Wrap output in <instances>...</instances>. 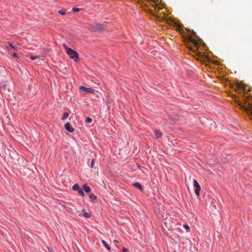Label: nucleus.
Wrapping results in <instances>:
<instances>
[{"mask_svg": "<svg viewBox=\"0 0 252 252\" xmlns=\"http://www.w3.org/2000/svg\"><path fill=\"white\" fill-rule=\"evenodd\" d=\"M68 116H69V114L68 113H67V112L64 113L63 114V116L62 118V120H65L68 118Z\"/></svg>", "mask_w": 252, "mask_h": 252, "instance_id": "f8f14e48", "label": "nucleus"}, {"mask_svg": "<svg viewBox=\"0 0 252 252\" xmlns=\"http://www.w3.org/2000/svg\"><path fill=\"white\" fill-rule=\"evenodd\" d=\"M80 90L86 93H94V90L91 88H87L86 87L81 86L79 88Z\"/></svg>", "mask_w": 252, "mask_h": 252, "instance_id": "39448f33", "label": "nucleus"}, {"mask_svg": "<svg viewBox=\"0 0 252 252\" xmlns=\"http://www.w3.org/2000/svg\"><path fill=\"white\" fill-rule=\"evenodd\" d=\"M41 56H42V57H44V56H45V55H42Z\"/></svg>", "mask_w": 252, "mask_h": 252, "instance_id": "bb28decb", "label": "nucleus"}, {"mask_svg": "<svg viewBox=\"0 0 252 252\" xmlns=\"http://www.w3.org/2000/svg\"><path fill=\"white\" fill-rule=\"evenodd\" d=\"M80 189L78 184H75L72 187V189L74 191H78Z\"/></svg>", "mask_w": 252, "mask_h": 252, "instance_id": "9b49d317", "label": "nucleus"}, {"mask_svg": "<svg viewBox=\"0 0 252 252\" xmlns=\"http://www.w3.org/2000/svg\"><path fill=\"white\" fill-rule=\"evenodd\" d=\"M83 190L86 193H89L91 191L90 187H89L86 184H84L83 186Z\"/></svg>", "mask_w": 252, "mask_h": 252, "instance_id": "6e6552de", "label": "nucleus"}, {"mask_svg": "<svg viewBox=\"0 0 252 252\" xmlns=\"http://www.w3.org/2000/svg\"><path fill=\"white\" fill-rule=\"evenodd\" d=\"M77 191L81 196L83 197L85 196L84 191L81 188H80Z\"/></svg>", "mask_w": 252, "mask_h": 252, "instance_id": "ddd939ff", "label": "nucleus"}, {"mask_svg": "<svg viewBox=\"0 0 252 252\" xmlns=\"http://www.w3.org/2000/svg\"><path fill=\"white\" fill-rule=\"evenodd\" d=\"M58 12L62 15H64L65 14V13H66V10H64V9H61V10H60Z\"/></svg>", "mask_w": 252, "mask_h": 252, "instance_id": "dca6fc26", "label": "nucleus"}, {"mask_svg": "<svg viewBox=\"0 0 252 252\" xmlns=\"http://www.w3.org/2000/svg\"><path fill=\"white\" fill-rule=\"evenodd\" d=\"M5 48H6V49L7 50L9 51V46H6L5 47Z\"/></svg>", "mask_w": 252, "mask_h": 252, "instance_id": "a878e982", "label": "nucleus"}, {"mask_svg": "<svg viewBox=\"0 0 252 252\" xmlns=\"http://www.w3.org/2000/svg\"><path fill=\"white\" fill-rule=\"evenodd\" d=\"M39 56H31L30 57V58L32 60H35L38 58H39Z\"/></svg>", "mask_w": 252, "mask_h": 252, "instance_id": "a211bd4d", "label": "nucleus"}, {"mask_svg": "<svg viewBox=\"0 0 252 252\" xmlns=\"http://www.w3.org/2000/svg\"><path fill=\"white\" fill-rule=\"evenodd\" d=\"M63 47L64 48V49L66 50V52L68 55L69 56V57L73 59L75 61H76L78 59V54L77 53L72 50V49L68 47L65 44H63Z\"/></svg>", "mask_w": 252, "mask_h": 252, "instance_id": "f03ea898", "label": "nucleus"}, {"mask_svg": "<svg viewBox=\"0 0 252 252\" xmlns=\"http://www.w3.org/2000/svg\"><path fill=\"white\" fill-rule=\"evenodd\" d=\"M123 252H128V249L126 248H124L123 249Z\"/></svg>", "mask_w": 252, "mask_h": 252, "instance_id": "5701e85b", "label": "nucleus"}, {"mask_svg": "<svg viewBox=\"0 0 252 252\" xmlns=\"http://www.w3.org/2000/svg\"><path fill=\"white\" fill-rule=\"evenodd\" d=\"M83 216L86 218H89L91 217V214L90 212H84Z\"/></svg>", "mask_w": 252, "mask_h": 252, "instance_id": "2eb2a0df", "label": "nucleus"}, {"mask_svg": "<svg viewBox=\"0 0 252 252\" xmlns=\"http://www.w3.org/2000/svg\"><path fill=\"white\" fill-rule=\"evenodd\" d=\"M89 199L91 202H93L96 199V196L94 194H90L89 195Z\"/></svg>", "mask_w": 252, "mask_h": 252, "instance_id": "9d476101", "label": "nucleus"}, {"mask_svg": "<svg viewBox=\"0 0 252 252\" xmlns=\"http://www.w3.org/2000/svg\"><path fill=\"white\" fill-rule=\"evenodd\" d=\"M64 127L66 130L70 132H73L74 131V129L70 126L69 123H67L65 124Z\"/></svg>", "mask_w": 252, "mask_h": 252, "instance_id": "423d86ee", "label": "nucleus"}, {"mask_svg": "<svg viewBox=\"0 0 252 252\" xmlns=\"http://www.w3.org/2000/svg\"><path fill=\"white\" fill-rule=\"evenodd\" d=\"M79 8H77V7H73L72 8V11L73 12H78L79 11Z\"/></svg>", "mask_w": 252, "mask_h": 252, "instance_id": "aec40b11", "label": "nucleus"}, {"mask_svg": "<svg viewBox=\"0 0 252 252\" xmlns=\"http://www.w3.org/2000/svg\"><path fill=\"white\" fill-rule=\"evenodd\" d=\"M183 226L187 231L189 229V227L188 224H184Z\"/></svg>", "mask_w": 252, "mask_h": 252, "instance_id": "4be33fe9", "label": "nucleus"}, {"mask_svg": "<svg viewBox=\"0 0 252 252\" xmlns=\"http://www.w3.org/2000/svg\"><path fill=\"white\" fill-rule=\"evenodd\" d=\"M13 56L15 57V58H18V55L17 53H14L13 54Z\"/></svg>", "mask_w": 252, "mask_h": 252, "instance_id": "b1692460", "label": "nucleus"}, {"mask_svg": "<svg viewBox=\"0 0 252 252\" xmlns=\"http://www.w3.org/2000/svg\"><path fill=\"white\" fill-rule=\"evenodd\" d=\"M94 159H93L92 160V161H91V168H94Z\"/></svg>", "mask_w": 252, "mask_h": 252, "instance_id": "412c9836", "label": "nucleus"}, {"mask_svg": "<svg viewBox=\"0 0 252 252\" xmlns=\"http://www.w3.org/2000/svg\"><path fill=\"white\" fill-rule=\"evenodd\" d=\"M154 133L157 138H159L162 135V133L159 130H155Z\"/></svg>", "mask_w": 252, "mask_h": 252, "instance_id": "0eeeda50", "label": "nucleus"}, {"mask_svg": "<svg viewBox=\"0 0 252 252\" xmlns=\"http://www.w3.org/2000/svg\"><path fill=\"white\" fill-rule=\"evenodd\" d=\"M193 186L194 189V192L195 194L199 196L200 195V191L201 190V187L198 183V182L196 180H193Z\"/></svg>", "mask_w": 252, "mask_h": 252, "instance_id": "20e7f679", "label": "nucleus"}, {"mask_svg": "<svg viewBox=\"0 0 252 252\" xmlns=\"http://www.w3.org/2000/svg\"><path fill=\"white\" fill-rule=\"evenodd\" d=\"M88 29L94 32H102L104 30L102 25L98 23L89 24Z\"/></svg>", "mask_w": 252, "mask_h": 252, "instance_id": "7ed1b4c3", "label": "nucleus"}, {"mask_svg": "<svg viewBox=\"0 0 252 252\" xmlns=\"http://www.w3.org/2000/svg\"><path fill=\"white\" fill-rule=\"evenodd\" d=\"M86 122L91 123L92 122V119L91 118L88 117L86 120Z\"/></svg>", "mask_w": 252, "mask_h": 252, "instance_id": "6ab92c4d", "label": "nucleus"}, {"mask_svg": "<svg viewBox=\"0 0 252 252\" xmlns=\"http://www.w3.org/2000/svg\"><path fill=\"white\" fill-rule=\"evenodd\" d=\"M133 186L135 187L136 188L142 191L143 190V188L141 185L139 183H135L133 184Z\"/></svg>", "mask_w": 252, "mask_h": 252, "instance_id": "1a4fd4ad", "label": "nucleus"}, {"mask_svg": "<svg viewBox=\"0 0 252 252\" xmlns=\"http://www.w3.org/2000/svg\"><path fill=\"white\" fill-rule=\"evenodd\" d=\"M48 250H49L50 252H54V251L52 249H50V248H48Z\"/></svg>", "mask_w": 252, "mask_h": 252, "instance_id": "393cba45", "label": "nucleus"}, {"mask_svg": "<svg viewBox=\"0 0 252 252\" xmlns=\"http://www.w3.org/2000/svg\"><path fill=\"white\" fill-rule=\"evenodd\" d=\"M102 242L103 244V245H104V246L105 247V248L108 250H110L111 247L108 244H107L106 242L104 240H102Z\"/></svg>", "mask_w": 252, "mask_h": 252, "instance_id": "4468645a", "label": "nucleus"}, {"mask_svg": "<svg viewBox=\"0 0 252 252\" xmlns=\"http://www.w3.org/2000/svg\"><path fill=\"white\" fill-rule=\"evenodd\" d=\"M8 45L10 47L13 49L14 50H17V48L14 46L11 42H8Z\"/></svg>", "mask_w": 252, "mask_h": 252, "instance_id": "f3484780", "label": "nucleus"}, {"mask_svg": "<svg viewBox=\"0 0 252 252\" xmlns=\"http://www.w3.org/2000/svg\"><path fill=\"white\" fill-rule=\"evenodd\" d=\"M237 90H241L244 92L250 91V89H247L246 85H244L241 82H238L237 81ZM238 94V93L237 92V94ZM237 106H239L240 108L242 111L245 112L249 116L252 117V105L247 101V99L246 97L239 98L237 95Z\"/></svg>", "mask_w": 252, "mask_h": 252, "instance_id": "f257e3e1", "label": "nucleus"}]
</instances>
